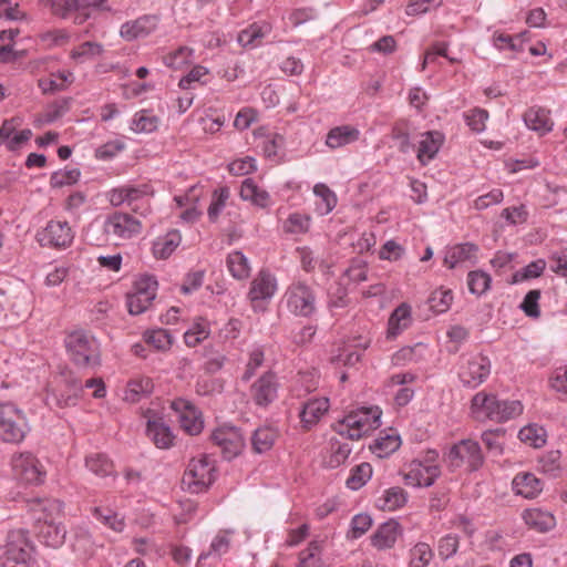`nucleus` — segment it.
I'll list each match as a JSON object with an SVG mask.
<instances>
[{"label":"nucleus","instance_id":"59","mask_svg":"<svg viewBox=\"0 0 567 567\" xmlns=\"http://www.w3.org/2000/svg\"><path fill=\"white\" fill-rule=\"evenodd\" d=\"M209 73L208 69L203 65H195L185 76L179 80L178 86L182 90L195 89L194 83L206 84L205 76Z\"/></svg>","mask_w":567,"mask_h":567},{"label":"nucleus","instance_id":"7","mask_svg":"<svg viewBox=\"0 0 567 567\" xmlns=\"http://www.w3.org/2000/svg\"><path fill=\"white\" fill-rule=\"evenodd\" d=\"M316 301L313 289L301 281L292 282L282 297V302L291 313L305 318L315 313Z\"/></svg>","mask_w":567,"mask_h":567},{"label":"nucleus","instance_id":"51","mask_svg":"<svg viewBox=\"0 0 567 567\" xmlns=\"http://www.w3.org/2000/svg\"><path fill=\"white\" fill-rule=\"evenodd\" d=\"M518 437L523 443L533 447H542L546 443L545 430L534 424L520 429Z\"/></svg>","mask_w":567,"mask_h":567},{"label":"nucleus","instance_id":"55","mask_svg":"<svg viewBox=\"0 0 567 567\" xmlns=\"http://www.w3.org/2000/svg\"><path fill=\"white\" fill-rule=\"evenodd\" d=\"M209 336V329L207 322L204 320L195 322L188 330L184 333L185 343L188 347H196L202 341L207 339Z\"/></svg>","mask_w":567,"mask_h":567},{"label":"nucleus","instance_id":"26","mask_svg":"<svg viewBox=\"0 0 567 567\" xmlns=\"http://www.w3.org/2000/svg\"><path fill=\"white\" fill-rule=\"evenodd\" d=\"M443 141V134L437 131H429L422 134L416 155L420 163L425 165L432 161L442 146Z\"/></svg>","mask_w":567,"mask_h":567},{"label":"nucleus","instance_id":"25","mask_svg":"<svg viewBox=\"0 0 567 567\" xmlns=\"http://www.w3.org/2000/svg\"><path fill=\"white\" fill-rule=\"evenodd\" d=\"M66 529L55 522L38 523V538L48 547L59 548L64 544Z\"/></svg>","mask_w":567,"mask_h":567},{"label":"nucleus","instance_id":"28","mask_svg":"<svg viewBox=\"0 0 567 567\" xmlns=\"http://www.w3.org/2000/svg\"><path fill=\"white\" fill-rule=\"evenodd\" d=\"M360 131L351 125H340L331 128L326 137V145L336 150L359 140Z\"/></svg>","mask_w":567,"mask_h":567},{"label":"nucleus","instance_id":"20","mask_svg":"<svg viewBox=\"0 0 567 567\" xmlns=\"http://www.w3.org/2000/svg\"><path fill=\"white\" fill-rule=\"evenodd\" d=\"M276 291V277L268 270H260L250 284L248 298L251 302L270 300Z\"/></svg>","mask_w":567,"mask_h":567},{"label":"nucleus","instance_id":"42","mask_svg":"<svg viewBox=\"0 0 567 567\" xmlns=\"http://www.w3.org/2000/svg\"><path fill=\"white\" fill-rule=\"evenodd\" d=\"M93 517L110 529L122 533L125 528L124 517L111 509H103L100 506H95L91 511Z\"/></svg>","mask_w":567,"mask_h":567},{"label":"nucleus","instance_id":"49","mask_svg":"<svg viewBox=\"0 0 567 567\" xmlns=\"http://www.w3.org/2000/svg\"><path fill=\"white\" fill-rule=\"evenodd\" d=\"M400 444L399 435L386 434L378 437L371 446V450L378 457H386L395 452L400 447Z\"/></svg>","mask_w":567,"mask_h":567},{"label":"nucleus","instance_id":"46","mask_svg":"<svg viewBox=\"0 0 567 567\" xmlns=\"http://www.w3.org/2000/svg\"><path fill=\"white\" fill-rule=\"evenodd\" d=\"M492 278L483 270H473L467 275V286L471 293L483 296L491 288Z\"/></svg>","mask_w":567,"mask_h":567},{"label":"nucleus","instance_id":"32","mask_svg":"<svg viewBox=\"0 0 567 567\" xmlns=\"http://www.w3.org/2000/svg\"><path fill=\"white\" fill-rule=\"evenodd\" d=\"M406 502V492L400 486H394L383 492L377 501V506L382 511L393 512L403 507Z\"/></svg>","mask_w":567,"mask_h":567},{"label":"nucleus","instance_id":"17","mask_svg":"<svg viewBox=\"0 0 567 567\" xmlns=\"http://www.w3.org/2000/svg\"><path fill=\"white\" fill-rule=\"evenodd\" d=\"M73 231L66 221L50 220L45 228L38 233V241L41 246L66 247L73 240Z\"/></svg>","mask_w":567,"mask_h":567},{"label":"nucleus","instance_id":"47","mask_svg":"<svg viewBox=\"0 0 567 567\" xmlns=\"http://www.w3.org/2000/svg\"><path fill=\"white\" fill-rule=\"evenodd\" d=\"M230 192L227 186L215 189L212 196L210 205L207 209L208 218L212 223L217 221L219 215L224 210L227 200L229 199Z\"/></svg>","mask_w":567,"mask_h":567},{"label":"nucleus","instance_id":"61","mask_svg":"<svg viewBox=\"0 0 567 567\" xmlns=\"http://www.w3.org/2000/svg\"><path fill=\"white\" fill-rule=\"evenodd\" d=\"M144 339L157 350H166L172 344V337L165 329L150 330L144 333Z\"/></svg>","mask_w":567,"mask_h":567},{"label":"nucleus","instance_id":"23","mask_svg":"<svg viewBox=\"0 0 567 567\" xmlns=\"http://www.w3.org/2000/svg\"><path fill=\"white\" fill-rule=\"evenodd\" d=\"M29 507L38 523L54 522L62 514L63 503L55 498H34Z\"/></svg>","mask_w":567,"mask_h":567},{"label":"nucleus","instance_id":"37","mask_svg":"<svg viewBox=\"0 0 567 567\" xmlns=\"http://www.w3.org/2000/svg\"><path fill=\"white\" fill-rule=\"evenodd\" d=\"M313 194L318 198L316 203V210L319 215L324 216L333 210L337 205V196L326 184H316L313 187Z\"/></svg>","mask_w":567,"mask_h":567},{"label":"nucleus","instance_id":"16","mask_svg":"<svg viewBox=\"0 0 567 567\" xmlns=\"http://www.w3.org/2000/svg\"><path fill=\"white\" fill-rule=\"evenodd\" d=\"M3 547L2 560L22 559L34 553L28 532L22 528L8 532Z\"/></svg>","mask_w":567,"mask_h":567},{"label":"nucleus","instance_id":"45","mask_svg":"<svg viewBox=\"0 0 567 567\" xmlns=\"http://www.w3.org/2000/svg\"><path fill=\"white\" fill-rule=\"evenodd\" d=\"M104 52V47L99 42L86 41L71 51V58L80 63L93 60Z\"/></svg>","mask_w":567,"mask_h":567},{"label":"nucleus","instance_id":"31","mask_svg":"<svg viewBox=\"0 0 567 567\" xmlns=\"http://www.w3.org/2000/svg\"><path fill=\"white\" fill-rule=\"evenodd\" d=\"M182 241V235L178 230L172 229L164 236H159L153 243V254L157 259L168 258Z\"/></svg>","mask_w":567,"mask_h":567},{"label":"nucleus","instance_id":"2","mask_svg":"<svg viewBox=\"0 0 567 567\" xmlns=\"http://www.w3.org/2000/svg\"><path fill=\"white\" fill-rule=\"evenodd\" d=\"M381 414L378 406L361 408L338 421L333 429L342 437L359 440L381 425Z\"/></svg>","mask_w":567,"mask_h":567},{"label":"nucleus","instance_id":"22","mask_svg":"<svg viewBox=\"0 0 567 567\" xmlns=\"http://www.w3.org/2000/svg\"><path fill=\"white\" fill-rule=\"evenodd\" d=\"M401 534V525L396 520L390 519L377 528L371 536V544L379 550L389 549L395 545Z\"/></svg>","mask_w":567,"mask_h":567},{"label":"nucleus","instance_id":"54","mask_svg":"<svg viewBox=\"0 0 567 567\" xmlns=\"http://www.w3.org/2000/svg\"><path fill=\"white\" fill-rule=\"evenodd\" d=\"M156 127L157 118L144 110L135 114L131 124V130L135 133H152Z\"/></svg>","mask_w":567,"mask_h":567},{"label":"nucleus","instance_id":"35","mask_svg":"<svg viewBox=\"0 0 567 567\" xmlns=\"http://www.w3.org/2000/svg\"><path fill=\"white\" fill-rule=\"evenodd\" d=\"M146 434L159 449H168L174 439L171 429L162 421H148Z\"/></svg>","mask_w":567,"mask_h":567},{"label":"nucleus","instance_id":"40","mask_svg":"<svg viewBox=\"0 0 567 567\" xmlns=\"http://www.w3.org/2000/svg\"><path fill=\"white\" fill-rule=\"evenodd\" d=\"M85 466L89 471L100 477L110 476L114 473L112 461L103 453H93L85 457Z\"/></svg>","mask_w":567,"mask_h":567},{"label":"nucleus","instance_id":"34","mask_svg":"<svg viewBox=\"0 0 567 567\" xmlns=\"http://www.w3.org/2000/svg\"><path fill=\"white\" fill-rule=\"evenodd\" d=\"M523 518L529 527L542 533L548 532L555 526V517L550 513L539 508L524 511Z\"/></svg>","mask_w":567,"mask_h":567},{"label":"nucleus","instance_id":"50","mask_svg":"<svg viewBox=\"0 0 567 567\" xmlns=\"http://www.w3.org/2000/svg\"><path fill=\"white\" fill-rule=\"evenodd\" d=\"M298 567H322L321 544L317 540L309 543L299 555Z\"/></svg>","mask_w":567,"mask_h":567},{"label":"nucleus","instance_id":"62","mask_svg":"<svg viewBox=\"0 0 567 567\" xmlns=\"http://www.w3.org/2000/svg\"><path fill=\"white\" fill-rule=\"evenodd\" d=\"M372 526V518L368 514H357L352 517L348 537L357 539L365 534Z\"/></svg>","mask_w":567,"mask_h":567},{"label":"nucleus","instance_id":"10","mask_svg":"<svg viewBox=\"0 0 567 567\" xmlns=\"http://www.w3.org/2000/svg\"><path fill=\"white\" fill-rule=\"evenodd\" d=\"M447 457L452 466L461 467L465 465L471 472L480 470L484 464L480 444L470 439L462 440L453 445Z\"/></svg>","mask_w":567,"mask_h":567},{"label":"nucleus","instance_id":"15","mask_svg":"<svg viewBox=\"0 0 567 567\" xmlns=\"http://www.w3.org/2000/svg\"><path fill=\"white\" fill-rule=\"evenodd\" d=\"M213 442L220 449L226 460L236 457L245 445V440L239 429L235 426H221L212 433Z\"/></svg>","mask_w":567,"mask_h":567},{"label":"nucleus","instance_id":"11","mask_svg":"<svg viewBox=\"0 0 567 567\" xmlns=\"http://www.w3.org/2000/svg\"><path fill=\"white\" fill-rule=\"evenodd\" d=\"M157 281L154 277L143 276L134 284V291L127 295L126 303L131 315H140L148 309L156 297Z\"/></svg>","mask_w":567,"mask_h":567},{"label":"nucleus","instance_id":"56","mask_svg":"<svg viewBox=\"0 0 567 567\" xmlns=\"http://www.w3.org/2000/svg\"><path fill=\"white\" fill-rule=\"evenodd\" d=\"M560 452L549 451L539 458V467L551 477H557L561 472Z\"/></svg>","mask_w":567,"mask_h":567},{"label":"nucleus","instance_id":"63","mask_svg":"<svg viewBox=\"0 0 567 567\" xmlns=\"http://www.w3.org/2000/svg\"><path fill=\"white\" fill-rule=\"evenodd\" d=\"M193 50L187 47H181L174 52L164 56V63L171 69H181L189 62Z\"/></svg>","mask_w":567,"mask_h":567},{"label":"nucleus","instance_id":"48","mask_svg":"<svg viewBox=\"0 0 567 567\" xmlns=\"http://www.w3.org/2000/svg\"><path fill=\"white\" fill-rule=\"evenodd\" d=\"M427 301L434 313H444L451 308L453 302L452 290L443 288L436 289L431 293Z\"/></svg>","mask_w":567,"mask_h":567},{"label":"nucleus","instance_id":"18","mask_svg":"<svg viewBox=\"0 0 567 567\" xmlns=\"http://www.w3.org/2000/svg\"><path fill=\"white\" fill-rule=\"evenodd\" d=\"M173 410L178 415L181 426L190 435L202 432L204 422L197 409L185 399H177L172 402Z\"/></svg>","mask_w":567,"mask_h":567},{"label":"nucleus","instance_id":"58","mask_svg":"<svg viewBox=\"0 0 567 567\" xmlns=\"http://www.w3.org/2000/svg\"><path fill=\"white\" fill-rule=\"evenodd\" d=\"M265 352L259 346L254 347L249 351L248 361L246 364L245 372L243 374V381H249L256 373V371L264 364Z\"/></svg>","mask_w":567,"mask_h":567},{"label":"nucleus","instance_id":"27","mask_svg":"<svg viewBox=\"0 0 567 567\" xmlns=\"http://www.w3.org/2000/svg\"><path fill=\"white\" fill-rule=\"evenodd\" d=\"M412 323V309L411 306L403 302L399 305L391 313L388 321V338L393 339L402 331L408 329Z\"/></svg>","mask_w":567,"mask_h":567},{"label":"nucleus","instance_id":"38","mask_svg":"<svg viewBox=\"0 0 567 567\" xmlns=\"http://www.w3.org/2000/svg\"><path fill=\"white\" fill-rule=\"evenodd\" d=\"M154 389L153 381L150 378H138L127 383L124 399L135 403L152 393Z\"/></svg>","mask_w":567,"mask_h":567},{"label":"nucleus","instance_id":"57","mask_svg":"<svg viewBox=\"0 0 567 567\" xmlns=\"http://www.w3.org/2000/svg\"><path fill=\"white\" fill-rule=\"evenodd\" d=\"M310 217L308 215L293 213L290 214L284 224V229L289 234H305L310 227Z\"/></svg>","mask_w":567,"mask_h":567},{"label":"nucleus","instance_id":"12","mask_svg":"<svg viewBox=\"0 0 567 567\" xmlns=\"http://www.w3.org/2000/svg\"><path fill=\"white\" fill-rule=\"evenodd\" d=\"M280 383L272 371H266L250 385L249 393L252 402L259 408H267L278 399Z\"/></svg>","mask_w":567,"mask_h":567},{"label":"nucleus","instance_id":"19","mask_svg":"<svg viewBox=\"0 0 567 567\" xmlns=\"http://www.w3.org/2000/svg\"><path fill=\"white\" fill-rule=\"evenodd\" d=\"M157 25V16L145 14L123 23L120 29V35L126 41H134L140 38H146L156 30Z\"/></svg>","mask_w":567,"mask_h":567},{"label":"nucleus","instance_id":"8","mask_svg":"<svg viewBox=\"0 0 567 567\" xmlns=\"http://www.w3.org/2000/svg\"><path fill=\"white\" fill-rule=\"evenodd\" d=\"M11 468L14 477L25 484H42L47 476L42 463L30 452L13 454Z\"/></svg>","mask_w":567,"mask_h":567},{"label":"nucleus","instance_id":"14","mask_svg":"<svg viewBox=\"0 0 567 567\" xmlns=\"http://www.w3.org/2000/svg\"><path fill=\"white\" fill-rule=\"evenodd\" d=\"M440 474L441 470L436 464L413 460L406 466L403 480L412 487H429L434 484Z\"/></svg>","mask_w":567,"mask_h":567},{"label":"nucleus","instance_id":"44","mask_svg":"<svg viewBox=\"0 0 567 567\" xmlns=\"http://www.w3.org/2000/svg\"><path fill=\"white\" fill-rule=\"evenodd\" d=\"M372 477V466L369 463H361L354 466L346 481L348 488L358 491Z\"/></svg>","mask_w":567,"mask_h":567},{"label":"nucleus","instance_id":"64","mask_svg":"<svg viewBox=\"0 0 567 567\" xmlns=\"http://www.w3.org/2000/svg\"><path fill=\"white\" fill-rule=\"evenodd\" d=\"M550 385L559 394L560 400H567V367L555 370L550 379Z\"/></svg>","mask_w":567,"mask_h":567},{"label":"nucleus","instance_id":"52","mask_svg":"<svg viewBox=\"0 0 567 567\" xmlns=\"http://www.w3.org/2000/svg\"><path fill=\"white\" fill-rule=\"evenodd\" d=\"M546 268V261L544 259H537L529 262L524 268L519 269L513 275V284H518L527 279L539 277Z\"/></svg>","mask_w":567,"mask_h":567},{"label":"nucleus","instance_id":"39","mask_svg":"<svg viewBox=\"0 0 567 567\" xmlns=\"http://www.w3.org/2000/svg\"><path fill=\"white\" fill-rule=\"evenodd\" d=\"M278 432L270 426L258 427L251 436L252 450L256 453L268 452L275 444Z\"/></svg>","mask_w":567,"mask_h":567},{"label":"nucleus","instance_id":"60","mask_svg":"<svg viewBox=\"0 0 567 567\" xmlns=\"http://www.w3.org/2000/svg\"><path fill=\"white\" fill-rule=\"evenodd\" d=\"M458 545V536L456 534H447L439 539L437 554L443 560H446L456 554Z\"/></svg>","mask_w":567,"mask_h":567},{"label":"nucleus","instance_id":"53","mask_svg":"<svg viewBox=\"0 0 567 567\" xmlns=\"http://www.w3.org/2000/svg\"><path fill=\"white\" fill-rule=\"evenodd\" d=\"M269 32V24L254 23L247 29L240 31V33L238 34V41L244 45H255V42L258 39L266 37Z\"/></svg>","mask_w":567,"mask_h":567},{"label":"nucleus","instance_id":"33","mask_svg":"<svg viewBox=\"0 0 567 567\" xmlns=\"http://www.w3.org/2000/svg\"><path fill=\"white\" fill-rule=\"evenodd\" d=\"M240 197L249 200L261 208L270 205V195L267 190L260 188L251 178H246L240 187Z\"/></svg>","mask_w":567,"mask_h":567},{"label":"nucleus","instance_id":"41","mask_svg":"<svg viewBox=\"0 0 567 567\" xmlns=\"http://www.w3.org/2000/svg\"><path fill=\"white\" fill-rule=\"evenodd\" d=\"M352 451L351 445L338 437H331L329 441V460L330 467H338L343 464Z\"/></svg>","mask_w":567,"mask_h":567},{"label":"nucleus","instance_id":"4","mask_svg":"<svg viewBox=\"0 0 567 567\" xmlns=\"http://www.w3.org/2000/svg\"><path fill=\"white\" fill-rule=\"evenodd\" d=\"M216 478L214 462L206 455L193 457L182 478L183 488L193 494L206 492Z\"/></svg>","mask_w":567,"mask_h":567},{"label":"nucleus","instance_id":"29","mask_svg":"<svg viewBox=\"0 0 567 567\" xmlns=\"http://www.w3.org/2000/svg\"><path fill=\"white\" fill-rule=\"evenodd\" d=\"M516 495L525 498L536 497L543 489L542 482L532 473H518L512 482Z\"/></svg>","mask_w":567,"mask_h":567},{"label":"nucleus","instance_id":"9","mask_svg":"<svg viewBox=\"0 0 567 567\" xmlns=\"http://www.w3.org/2000/svg\"><path fill=\"white\" fill-rule=\"evenodd\" d=\"M491 360L481 353L461 359L458 378L464 386L477 388L491 373Z\"/></svg>","mask_w":567,"mask_h":567},{"label":"nucleus","instance_id":"1","mask_svg":"<svg viewBox=\"0 0 567 567\" xmlns=\"http://www.w3.org/2000/svg\"><path fill=\"white\" fill-rule=\"evenodd\" d=\"M471 412L477 421L503 423L520 415L523 405L517 400H498L494 394L478 392L472 399Z\"/></svg>","mask_w":567,"mask_h":567},{"label":"nucleus","instance_id":"5","mask_svg":"<svg viewBox=\"0 0 567 567\" xmlns=\"http://www.w3.org/2000/svg\"><path fill=\"white\" fill-rule=\"evenodd\" d=\"M30 426L25 414L13 404L0 405V440L19 444L27 436Z\"/></svg>","mask_w":567,"mask_h":567},{"label":"nucleus","instance_id":"24","mask_svg":"<svg viewBox=\"0 0 567 567\" xmlns=\"http://www.w3.org/2000/svg\"><path fill=\"white\" fill-rule=\"evenodd\" d=\"M523 120L529 130L537 132L539 135L549 133L554 126L549 111L540 106L529 107L524 113Z\"/></svg>","mask_w":567,"mask_h":567},{"label":"nucleus","instance_id":"3","mask_svg":"<svg viewBox=\"0 0 567 567\" xmlns=\"http://www.w3.org/2000/svg\"><path fill=\"white\" fill-rule=\"evenodd\" d=\"M65 348L71 361L82 368L101 364V351L97 340L84 330H75L65 338Z\"/></svg>","mask_w":567,"mask_h":567},{"label":"nucleus","instance_id":"21","mask_svg":"<svg viewBox=\"0 0 567 567\" xmlns=\"http://www.w3.org/2000/svg\"><path fill=\"white\" fill-rule=\"evenodd\" d=\"M478 246L473 243L457 244L446 248L444 265L453 269L458 265L470 262L475 265L477 261Z\"/></svg>","mask_w":567,"mask_h":567},{"label":"nucleus","instance_id":"30","mask_svg":"<svg viewBox=\"0 0 567 567\" xmlns=\"http://www.w3.org/2000/svg\"><path fill=\"white\" fill-rule=\"evenodd\" d=\"M329 399L328 398H317L309 400L305 403L301 412L300 419L305 426L310 427L315 425L322 415H324L329 410Z\"/></svg>","mask_w":567,"mask_h":567},{"label":"nucleus","instance_id":"43","mask_svg":"<svg viewBox=\"0 0 567 567\" xmlns=\"http://www.w3.org/2000/svg\"><path fill=\"white\" fill-rule=\"evenodd\" d=\"M434 557L432 547L424 542L416 543L410 549V567H426Z\"/></svg>","mask_w":567,"mask_h":567},{"label":"nucleus","instance_id":"13","mask_svg":"<svg viewBox=\"0 0 567 567\" xmlns=\"http://www.w3.org/2000/svg\"><path fill=\"white\" fill-rule=\"evenodd\" d=\"M141 230V221L125 213H114L103 224V231L116 239H130L138 235Z\"/></svg>","mask_w":567,"mask_h":567},{"label":"nucleus","instance_id":"36","mask_svg":"<svg viewBox=\"0 0 567 567\" xmlns=\"http://www.w3.org/2000/svg\"><path fill=\"white\" fill-rule=\"evenodd\" d=\"M226 265L230 275L237 280H245L250 276L248 258L239 250L228 254Z\"/></svg>","mask_w":567,"mask_h":567},{"label":"nucleus","instance_id":"6","mask_svg":"<svg viewBox=\"0 0 567 567\" xmlns=\"http://www.w3.org/2000/svg\"><path fill=\"white\" fill-rule=\"evenodd\" d=\"M152 194L151 187L146 184L124 185L112 189L109 193V199L115 207L127 204L133 212L146 216L151 212L150 196Z\"/></svg>","mask_w":567,"mask_h":567}]
</instances>
